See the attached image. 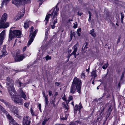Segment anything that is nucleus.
I'll list each match as a JSON object with an SVG mask.
<instances>
[{
    "label": "nucleus",
    "mask_w": 125,
    "mask_h": 125,
    "mask_svg": "<svg viewBox=\"0 0 125 125\" xmlns=\"http://www.w3.org/2000/svg\"><path fill=\"white\" fill-rule=\"evenodd\" d=\"M14 82L10 77H7L6 81V84L8 86V92L11 96L12 99L14 102H22L21 100V98L26 100L27 97L25 94L23 90H21L20 95H18L13 86Z\"/></svg>",
    "instance_id": "nucleus-1"
},
{
    "label": "nucleus",
    "mask_w": 125,
    "mask_h": 125,
    "mask_svg": "<svg viewBox=\"0 0 125 125\" xmlns=\"http://www.w3.org/2000/svg\"><path fill=\"white\" fill-rule=\"evenodd\" d=\"M82 85V82L81 80L75 77L73 79L71 87L70 92L73 94L76 90L78 93H80Z\"/></svg>",
    "instance_id": "nucleus-2"
},
{
    "label": "nucleus",
    "mask_w": 125,
    "mask_h": 125,
    "mask_svg": "<svg viewBox=\"0 0 125 125\" xmlns=\"http://www.w3.org/2000/svg\"><path fill=\"white\" fill-rule=\"evenodd\" d=\"M21 31L19 30H15L13 31L10 29L9 31L8 41L10 42L14 37L19 38L21 37Z\"/></svg>",
    "instance_id": "nucleus-3"
},
{
    "label": "nucleus",
    "mask_w": 125,
    "mask_h": 125,
    "mask_svg": "<svg viewBox=\"0 0 125 125\" xmlns=\"http://www.w3.org/2000/svg\"><path fill=\"white\" fill-rule=\"evenodd\" d=\"M7 16V14L6 13H4L2 16L0 21V29L7 28L9 27V23L6 22L5 23L6 21Z\"/></svg>",
    "instance_id": "nucleus-4"
},
{
    "label": "nucleus",
    "mask_w": 125,
    "mask_h": 125,
    "mask_svg": "<svg viewBox=\"0 0 125 125\" xmlns=\"http://www.w3.org/2000/svg\"><path fill=\"white\" fill-rule=\"evenodd\" d=\"M57 5L58 4L56 5V10L53 13L52 18V22L51 24L52 25H51V28L52 29H53L55 28V24L58 22L57 16L59 8H57Z\"/></svg>",
    "instance_id": "nucleus-5"
},
{
    "label": "nucleus",
    "mask_w": 125,
    "mask_h": 125,
    "mask_svg": "<svg viewBox=\"0 0 125 125\" xmlns=\"http://www.w3.org/2000/svg\"><path fill=\"white\" fill-rule=\"evenodd\" d=\"M4 102L6 106L9 108L10 110L12 112L14 113L15 114H17L18 113V112L17 108V107L10 105L8 102Z\"/></svg>",
    "instance_id": "nucleus-6"
},
{
    "label": "nucleus",
    "mask_w": 125,
    "mask_h": 125,
    "mask_svg": "<svg viewBox=\"0 0 125 125\" xmlns=\"http://www.w3.org/2000/svg\"><path fill=\"white\" fill-rule=\"evenodd\" d=\"M29 0H12V2L15 5L18 6L22 4V2L24 3H26Z\"/></svg>",
    "instance_id": "nucleus-7"
},
{
    "label": "nucleus",
    "mask_w": 125,
    "mask_h": 125,
    "mask_svg": "<svg viewBox=\"0 0 125 125\" xmlns=\"http://www.w3.org/2000/svg\"><path fill=\"white\" fill-rule=\"evenodd\" d=\"M31 123V118L28 116H25L23 118V125H30Z\"/></svg>",
    "instance_id": "nucleus-8"
},
{
    "label": "nucleus",
    "mask_w": 125,
    "mask_h": 125,
    "mask_svg": "<svg viewBox=\"0 0 125 125\" xmlns=\"http://www.w3.org/2000/svg\"><path fill=\"white\" fill-rule=\"evenodd\" d=\"M14 58L16 62H20L22 61L25 58L24 54L14 56Z\"/></svg>",
    "instance_id": "nucleus-9"
},
{
    "label": "nucleus",
    "mask_w": 125,
    "mask_h": 125,
    "mask_svg": "<svg viewBox=\"0 0 125 125\" xmlns=\"http://www.w3.org/2000/svg\"><path fill=\"white\" fill-rule=\"evenodd\" d=\"M56 10V8L55 6L54 8H53L52 9L50 10V11L51 12H52L51 14L50 13L47 14L45 19V20L46 21H47V22H48L49 21V20L50 18V17L51 16H52L53 15V13H54V12H55V11Z\"/></svg>",
    "instance_id": "nucleus-10"
},
{
    "label": "nucleus",
    "mask_w": 125,
    "mask_h": 125,
    "mask_svg": "<svg viewBox=\"0 0 125 125\" xmlns=\"http://www.w3.org/2000/svg\"><path fill=\"white\" fill-rule=\"evenodd\" d=\"M71 104L74 106V113H76V111L77 110L79 111V112H80V110L82 108V106L80 102L79 103V106H78L77 104L74 106L73 102H72Z\"/></svg>",
    "instance_id": "nucleus-11"
},
{
    "label": "nucleus",
    "mask_w": 125,
    "mask_h": 125,
    "mask_svg": "<svg viewBox=\"0 0 125 125\" xmlns=\"http://www.w3.org/2000/svg\"><path fill=\"white\" fill-rule=\"evenodd\" d=\"M0 109L6 115L7 118L10 120V124L11 120L12 119L14 120L12 118V117L9 115L6 111L0 105Z\"/></svg>",
    "instance_id": "nucleus-12"
},
{
    "label": "nucleus",
    "mask_w": 125,
    "mask_h": 125,
    "mask_svg": "<svg viewBox=\"0 0 125 125\" xmlns=\"http://www.w3.org/2000/svg\"><path fill=\"white\" fill-rule=\"evenodd\" d=\"M5 30H3L0 34V46L2 45L3 41L4 39V35L5 33Z\"/></svg>",
    "instance_id": "nucleus-13"
},
{
    "label": "nucleus",
    "mask_w": 125,
    "mask_h": 125,
    "mask_svg": "<svg viewBox=\"0 0 125 125\" xmlns=\"http://www.w3.org/2000/svg\"><path fill=\"white\" fill-rule=\"evenodd\" d=\"M109 98H111V100L110 102H111V101H112L113 102H115L113 92V91L112 92L111 96H110V93H108L106 96V99H108Z\"/></svg>",
    "instance_id": "nucleus-14"
},
{
    "label": "nucleus",
    "mask_w": 125,
    "mask_h": 125,
    "mask_svg": "<svg viewBox=\"0 0 125 125\" xmlns=\"http://www.w3.org/2000/svg\"><path fill=\"white\" fill-rule=\"evenodd\" d=\"M31 22L29 20H26L24 21L23 26L25 29H27L29 27L30 23Z\"/></svg>",
    "instance_id": "nucleus-15"
},
{
    "label": "nucleus",
    "mask_w": 125,
    "mask_h": 125,
    "mask_svg": "<svg viewBox=\"0 0 125 125\" xmlns=\"http://www.w3.org/2000/svg\"><path fill=\"white\" fill-rule=\"evenodd\" d=\"M1 52L2 54L1 55H0V59H1L3 56H5L8 54L5 48L4 47H3V48Z\"/></svg>",
    "instance_id": "nucleus-16"
},
{
    "label": "nucleus",
    "mask_w": 125,
    "mask_h": 125,
    "mask_svg": "<svg viewBox=\"0 0 125 125\" xmlns=\"http://www.w3.org/2000/svg\"><path fill=\"white\" fill-rule=\"evenodd\" d=\"M70 125H83L80 121H77L71 122L69 124Z\"/></svg>",
    "instance_id": "nucleus-17"
},
{
    "label": "nucleus",
    "mask_w": 125,
    "mask_h": 125,
    "mask_svg": "<svg viewBox=\"0 0 125 125\" xmlns=\"http://www.w3.org/2000/svg\"><path fill=\"white\" fill-rule=\"evenodd\" d=\"M77 43L75 44L73 47V51L71 53L72 55H74L76 53V52L77 51L78 48L77 47Z\"/></svg>",
    "instance_id": "nucleus-18"
},
{
    "label": "nucleus",
    "mask_w": 125,
    "mask_h": 125,
    "mask_svg": "<svg viewBox=\"0 0 125 125\" xmlns=\"http://www.w3.org/2000/svg\"><path fill=\"white\" fill-rule=\"evenodd\" d=\"M69 102H63L62 104L63 105V107L65 108V110H66V111L68 110V103Z\"/></svg>",
    "instance_id": "nucleus-19"
},
{
    "label": "nucleus",
    "mask_w": 125,
    "mask_h": 125,
    "mask_svg": "<svg viewBox=\"0 0 125 125\" xmlns=\"http://www.w3.org/2000/svg\"><path fill=\"white\" fill-rule=\"evenodd\" d=\"M34 38H31V37H30V38L29 39V40L28 43H27V46H29L30 45L31 43L34 40Z\"/></svg>",
    "instance_id": "nucleus-20"
},
{
    "label": "nucleus",
    "mask_w": 125,
    "mask_h": 125,
    "mask_svg": "<svg viewBox=\"0 0 125 125\" xmlns=\"http://www.w3.org/2000/svg\"><path fill=\"white\" fill-rule=\"evenodd\" d=\"M34 38H31V37H30V38L29 39V40L28 43H27V46H29L30 45L31 43L34 40Z\"/></svg>",
    "instance_id": "nucleus-21"
},
{
    "label": "nucleus",
    "mask_w": 125,
    "mask_h": 125,
    "mask_svg": "<svg viewBox=\"0 0 125 125\" xmlns=\"http://www.w3.org/2000/svg\"><path fill=\"white\" fill-rule=\"evenodd\" d=\"M91 75L94 77V79H95V78L97 77V75L95 71H92L91 73Z\"/></svg>",
    "instance_id": "nucleus-22"
},
{
    "label": "nucleus",
    "mask_w": 125,
    "mask_h": 125,
    "mask_svg": "<svg viewBox=\"0 0 125 125\" xmlns=\"http://www.w3.org/2000/svg\"><path fill=\"white\" fill-rule=\"evenodd\" d=\"M88 42H85V43H84V44H85V46L83 48V47H82V50H83L84 51V50H85V49H86L88 48V47H87V46H88Z\"/></svg>",
    "instance_id": "nucleus-23"
},
{
    "label": "nucleus",
    "mask_w": 125,
    "mask_h": 125,
    "mask_svg": "<svg viewBox=\"0 0 125 125\" xmlns=\"http://www.w3.org/2000/svg\"><path fill=\"white\" fill-rule=\"evenodd\" d=\"M21 51L19 49L17 50L15 52V54L14 55V56H16L17 55H20V54L21 53Z\"/></svg>",
    "instance_id": "nucleus-24"
},
{
    "label": "nucleus",
    "mask_w": 125,
    "mask_h": 125,
    "mask_svg": "<svg viewBox=\"0 0 125 125\" xmlns=\"http://www.w3.org/2000/svg\"><path fill=\"white\" fill-rule=\"evenodd\" d=\"M88 13L89 15V17L88 20L90 22L91 21L92 18V13L90 11H88Z\"/></svg>",
    "instance_id": "nucleus-25"
},
{
    "label": "nucleus",
    "mask_w": 125,
    "mask_h": 125,
    "mask_svg": "<svg viewBox=\"0 0 125 125\" xmlns=\"http://www.w3.org/2000/svg\"><path fill=\"white\" fill-rule=\"evenodd\" d=\"M108 65L109 64L108 63V62H107L106 64H104L102 66V68L104 69H106L108 66Z\"/></svg>",
    "instance_id": "nucleus-26"
},
{
    "label": "nucleus",
    "mask_w": 125,
    "mask_h": 125,
    "mask_svg": "<svg viewBox=\"0 0 125 125\" xmlns=\"http://www.w3.org/2000/svg\"><path fill=\"white\" fill-rule=\"evenodd\" d=\"M67 118V115H63L62 116L60 117V119L61 120H66Z\"/></svg>",
    "instance_id": "nucleus-27"
},
{
    "label": "nucleus",
    "mask_w": 125,
    "mask_h": 125,
    "mask_svg": "<svg viewBox=\"0 0 125 125\" xmlns=\"http://www.w3.org/2000/svg\"><path fill=\"white\" fill-rule=\"evenodd\" d=\"M112 107V105H110V106L109 107V109L108 111V113H109V115H108V116H109L110 115L111 112L112 111V109L111 108V107Z\"/></svg>",
    "instance_id": "nucleus-28"
},
{
    "label": "nucleus",
    "mask_w": 125,
    "mask_h": 125,
    "mask_svg": "<svg viewBox=\"0 0 125 125\" xmlns=\"http://www.w3.org/2000/svg\"><path fill=\"white\" fill-rule=\"evenodd\" d=\"M81 76L82 78H84L85 77V72L83 71L81 74Z\"/></svg>",
    "instance_id": "nucleus-29"
},
{
    "label": "nucleus",
    "mask_w": 125,
    "mask_h": 125,
    "mask_svg": "<svg viewBox=\"0 0 125 125\" xmlns=\"http://www.w3.org/2000/svg\"><path fill=\"white\" fill-rule=\"evenodd\" d=\"M43 96L45 98V102H49L47 96V95H45V93L44 92H43Z\"/></svg>",
    "instance_id": "nucleus-30"
},
{
    "label": "nucleus",
    "mask_w": 125,
    "mask_h": 125,
    "mask_svg": "<svg viewBox=\"0 0 125 125\" xmlns=\"http://www.w3.org/2000/svg\"><path fill=\"white\" fill-rule=\"evenodd\" d=\"M108 91H107V92H104V93L103 94V95L101 97L99 98V100L100 99H101L103 98L105 96H106V94H107V93H108Z\"/></svg>",
    "instance_id": "nucleus-31"
},
{
    "label": "nucleus",
    "mask_w": 125,
    "mask_h": 125,
    "mask_svg": "<svg viewBox=\"0 0 125 125\" xmlns=\"http://www.w3.org/2000/svg\"><path fill=\"white\" fill-rule=\"evenodd\" d=\"M73 99V96L72 95H69L68 98V99L67 100V102H70L72 101Z\"/></svg>",
    "instance_id": "nucleus-32"
},
{
    "label": "nucleus",
    "mask_w": 125,
    "mask_h": 125,
    "mask_svg": "<svg viewBox=\"0 0 125 125\" xmlns=\"http://www.w3.org/2000/svg\"><path fill=\"white\" fill-rule=\"evenodd\" d=\"M45 58L46 59V60L47 61L49 60H51L52 59L51 57L49 56L48 55H47Z\"/></svg>",
    "instance_id": "nucleus-33"
},
{
    "label": "nucleus",
    "mask_w": 125,
    "mask_h": 125,
    "mask_svg": "<svg viewBox=\"0 0 125 125\" xmlns=\"http://www.w3.org/2000/svg\"><path fill=\"white\" fill-rule=\"evenodd\" d=\"M62 99L64 101H65V102H67V97L65 96V94H64L63 97H62Z\"/></svg>",
    "instance_id": "nucleus-34"
},
{
    "label": "nucleus",
    "mask_w": 125,
    "mask_h": 125,
    "mask_svg": "<svg viewBox=\"0 0 125 125\" xmlns=\"http://www.w3.org/2000/svg\"><path fill=\"white\" fill-rule=\"evenodd\" d=\"M34 29V27L33 26H32L31 28L30 29V36L31 34V33H32Z\"/></svg>",
    "instance_id": "nucleus-35"
},
{
    "label": "nucleus",
    "mask_w": 125,
    "mask_h": 125,
    "mask_svg": "<svg viewBox=\"0 0 125 125\" xmlns=\"http://www.w3.org/2000/svg\"><path fill=\"white\" fill-rule=\"evenodd\" d=\"M125 74V72H123L122 73V74L120 78V80L121 81H122L124 77V75Z\"/></svg>",
    "instance_id": "nucleus-36"
},
{
    "label": "nucleus",
    "mask_w": 125,
    "mask_h": 125,
    "mask_svg": "<svg viewBox=\"0 0 125 125\" xmlns=\"http://www.w3.org/2000/svg\"><path fill=\"white\" fill-rule=\"evenodd\" d=\"M48 120L47 119H44V121L42 123V125H45V124L47 121Z\"/></svg>",
    "instance_id": "nucleus-37"
},
{
    "label": "nucleus",
    "mask_w": 125,
    "mask_h": 125,
    "mask_svg": "<svg viewBox=\"0 0 125 125\" xmlns=\"http://www.w3.org/2000/svg\"><path fill=\"white\" fill-rule=\"evenodd\" d=\"M73 9L74 13H75L77 11L78 9L76 7H74Z\"/></svg>",
    "instance_id": "nucleus-38"
},
{
    "label": "nucleus",
    "mask_w": 125,
    "mask_h": 125,
    "mask_svg": "<svg viewBox=\"0 0 125 125\" xmlns=\"http://www.w3.org/2000/svg\"><path fill=\"white\" fill-rule=\"evenodd\" d=\"M48 93L49 96H52L53 94H52V92L51 91L49 90L48 91Z\"/></svg>",
    "instance_id": "nucleus-39"
},
{
    "label": "nucleus",
    "mask_w": 125,
    "mask_h": 125,
    "mask_svg": "<svg viewBox=\"0 0 125 125\" xmlns=\"http://www.w3.org/2000/svg\"><path fill=\"white\" fill-rule=\"evenodd\" d=\"M121 37V35H120L119 36L118 39V40H117V44H118L120 41V39Z\"/></svg>",
    "instance_id": "nucleus-40"
},
{
    "label": "nucleus",
    "mask_w": 125,
    "mask_h": 125,
    "mask_svg": "<svg viewBox=\"0 0 125 125\" xmlns=\"http://www.w3.org/2000/svg\"><path fill=\"white\" fill-rule=\"evenodd\" d=\"M73 27L75 29L77 27V22H75L74 24Z\"/></svg>",
    "instance_id": "nucleus-41"
},
{
    "label": "nucleus",
    "mask_w": 125,
    "mask_h": 125,
    "mask_svg": "<svg viewBox=\"0 0 125 125\" xmlns=\"http://www.w3.org/2000/svg\"><path fill=\"white\" fill-rule=\"evenodd\" d=\"M10 0H3V2H2L1 4L2 5V4L3 5L4 3H6L7 2L9 1Z\"/></svg>",
    "instance_id": "nucleus-42"
},
{
    "label": "nucleus",
    "mask_w": 125,
    "mask_h": 125,
    "mask_svg": "<svg viewBox=\"0 0 125 125\" xmlns=\"http://www.w3.org/2000/svg\"><path fill=\"white\" fill-rule=\"evenodd\" d=\"M31 37L33 38H34L36 36V34L33 33V32L31 33Z\"/></svg>",
    "instance_id": "nucleus-43"
},
{
    "label": "nucleus",
    "mask_w": 125,
    "mask_h": 125,
    "mask_svg": "<svg viewBox=\"0 0 125 125\" xmlns=\"http://www.w3.org/2000/svg\"><path fill=\"white\" fill-rule=\"evenodd\" d=\"M29 103L26 102L24 104V105L25 107H27L29 106Z\"/></svg>",
    "instance_id": "nucleus-44"
},
{
    "label": "nucleus",
    "mask_w": 125,
    "mask_h": 125,
    "mask_svg": "<svg viewBox=\"0 0 125 125\" xmlns=\"http://www.w3.org/2000/svg\"><path fill=\"white\" fill-rule=\"evenodd\" d=\"M121 19H123L124 18V16L123 12H122L121 13Z\"/></svg>",
    "instance_id": "nucleus-45"
},
{
    "label": "nucleus",
    "mask_w": 125,
    "mask_h": 125,
    "mask_svg": "<svg viewBox=\"0 0 125 125\" xmlns=\"http://www.w3.org/2000/svg\"><path fill=\"white\" fill-rule=\"evenodd\" d=\"M55 84L56 86H58L60 85V82H56L55 83Z\"/></svg>",
    "instance_id": "nucleus-46"
},
{
    "label": "nucleus",
    "mask_w": 125,
    "mask_h": 125,
    "mask_svg": "<svg viewBox=\"0 0 125 125\" xmlns=\"http://www.w3.org/2000/svg\"><path fill=\"white\" fill-rule=\"evenodd\" d=\"M58 95V93L57 92H56L55 94L54 95L53 97L55 98L56 96Z\"/></svg>",
    "instance_id": "nucleus-47"
},
{
    "label": "nucleus",
    "mask_w": 125,
    "mask_h": 125,
    "mask_svg": "<svg viewBox=\"0 0 125 125\" xmlns=\"http://www.w3.org/2000/svg\"><path fill=\"white\" fill-rule=\"evenodd\" d=\"M94 32V29H92L90 31V33L91 34L92 33H93Z\"/></svg>",
    "instance_id": "nucleus-48"
},
{
    "label": "nucleus",
    "mask_w": 125,
    "mask_h": 125,
    "mask_svg": "<svg viewBox=\"0 0 125 125\" xmlns=\"http://www.w3.org/2000/svg\"><path fill=\"white\" fill-rule=\"evenodd\" d=\"M79 11H78L77 12V14L78 16H81L83 14V13L82 12L79 13Z\"/></svg>",
    "instance_id": "nucleus-49"
},
{
    "label": "nucleus",
    "mask_w": 125,
    "mask_h": 125,
    "mask_svg": "<svg viewBox=\"0 0 125 125\" xmlns=\"http://www.w3.org/2000/svg\"><path fill=\"white\" fill-rule=\"evenodd\" d=\"M38 107H39L40 111L42 112L41 110V105L40 104H39L38 105Z\"/></svg>",
    "instance_id": "nucleus-50"
},
{
    "label": "nucleus",
    "mask_w": 125,
    "mask_h": 125,
    "mask_svg": "<svg viewBox=\"0 0 125 125\" xmlns=\"http://www.w3.org/2000/svg\"><path fill=\"white\" fill-rule=\"evenodd\" d=\"M24 14H20V16H19V17L18 18H17L18 19H21L24 16Z\"/></svg>",
    "instance_id": "nucleus-51"
},
{
    "label": "nucleus",
    "mask_w": 125,
    "mask_h": 125,
    "mask_svg": "<svg viewBox=\"0 0 125 125\" xmlns=\"http://www.w3.org/2000/svg\"><path fill=\"white\" fill-rule=\"evenodd\" d=\"M70 36L71 38L72 39L73 37V33L72 32V31H71Z\"/></svg>",
    "instance_id": "nucleus-52"
},
{
    "label": "nucleus",
    "mask_w": 125,
    "mask_h": 125,
    "mask_svg": "<svg viewBox=\"0 0 125 125\" xmlns=\"http://www.w3.org/2000/svg\"><path fill=\"white\" fill-rule=\"evenodd\" d=\"M16 115H17V116L20 119H21L22 118L19 115V114L18 112V113L17 114H15Z\"/></svg>",
    "instance_id": "nucleus-53"
},
{
    "label": "nucleus",
    "mask_w": 125,
    "mask_h": 125,
    "mask_svg": "<svg viewBox=\"0 0 125 125\" xmlns=\"http://www.w3.org/2000/svg\"><path fill=\"white\" fill-rule=\"evenodd\" d=\"M27 48V46H25L23 48L22 51H23V52H24V51H25L26 50V49Z\"/></svg>",
    "instance_id": "nucleus-54"
},
{
    "label": "nucleus",
    "mask_w": 125,
    "mask_h": 125,
    "mask_svg": "<svg viewBox=\"0 0 125 125\" xmlns=\"http://www.w3.org/2000/svg\"><path fill=\"white\" fill-rule=\"evenodd\" d=\"M17 82L19 83V86L20 87H21V84H22V83L19 80H18Z\"/></svg>",
    "instance_id": "nucleus-55"
},
{
    "label": "nucleus",
    "mask_w": 125,
    "mask_h": 125,
    "mask_svg": "<svg viewBox=\"0 0 125 125\" xmlns=\"http://www.w3.org/2000/svg\"><path fill=\"white\" fill-rule=\"evenodd\" d=\"M31 112L32 115H34V114L33 113V111L32 109H31Z\"/></svg>",
    "instance_id": "nucleus-56"
},
{
    "label": "nucleus",
    "mask_w": 125,
    "mask_h": 125,
    "mask_svg": "<svg viewBox=\"0 0 125 125\" xmlns=\"http://www.w3.org/2000/svg\"><path fill=\"white\" fill-rule=\"evenodd\" d=\"M16 104H20V105H22L23 104L22 102H16Z\"/></svg>",
    "instance_id": "nucleus-57"
},
{
    "label": "nucleus",
    "mask_w": 125,
    "mask_h": 125,
    "mask_svg": "<svg viewBox=\"0 0 125 125\" xmlns=\"http://www.w3.org/2000/svg\"><path fill=\"white\" fill-rule=\"evenodd\" d=\"M92 36L94 37H95L96 36V35L95 33L94 32L93 33H92L91 34Z\"/></svg>",
    "instance_id": "nucleus-58"
},
{
    "label": "nucleus",
    "mask_w": 125,
    "mask_h": 125,
    "mask_svg": "<svg viewBox=\"0 0 125 125\" xmlns=\"http://www.w3.org/2000/svg\"><path fill=\"white\" fill-rule=\"evenodd\" d=\"M101 99L99 100V98L98 99H94L93 102H98V101H100Z\"/></svg>",
    "instance_id": "nucleus-59"
},
{
    "label": "nucleus",
    "mask_w": 125,
    "mask_h": 125,
    "mask_svg": "<svg viewBox=\"0 0 125 125\" xmlns=\"http://www.w3.org/2000/svg\"><path fill=\"white\" fill-rule=\"evenodd\" d=\"M81 28H78L77 30V32H81Z\"/></svg>",
    "instance_id": "nucleus-60"
},
{
    "label": "nucleus",
    "mask_w": 125,
    "mask_h": 125,
    "mask_svg": "<svg viewBox=\"0 0 125 125\" xmlns=\"http://www.w3.org/2000/svg\"><path fill=\"white\" fill-rule=\"evenodd\" d=\"M38 31V30L37 29H36V30H35L33 32V33H35V34H36V33H37V32Z\"/></svg>",
    "instance_id": "nucleus-61"
},
{
    "label": "nucleus",
    "mask_w": 125,
    "mask_h": 125,
    "mask_svg": "<svg viewBox=\"0 0 125 125\" xmlns=\"http://www.w3.org/2000/svg\"><path fill=\"white\" fill-rule=\"evenodd\" d=\"M118 88H120V82H119L118 84Z\"/></svg>",
    "instance_id": "nucleus-62"
},
{
    "label": "nucleus",
    "mask_w": 125,
    "mask_h": 125,
    "mask_svg": "<svg viewBox=\"0 0 125 125\" xmlns=\"http://www.w3.org/2000/svg\"><path fill=\"white\" fill-rule=\"evenodd\" d=\"M76 33L77 34L78 36H80L81 35V34L80 33H79V32H77L76 31Z\"/></svg>",
    "instance_id": "nucleus-63"
},
{
    "label": "nucleus",
    "mask_w": 125,
    "mask_h": 125,
    "mask_svg": "<svg viewBox=\"0 0 125 125\" xmlns=\"http://www.w3.org/2000/svg\"><path fill=\"white\" fill-rule=\"evenodd\" d=\"M72 55H73L71 53V54H69L68 56V58L69 59L70 58V57Z\"/></svg>",
    "instance_id": "nucleus-64"
}]
</instances>
